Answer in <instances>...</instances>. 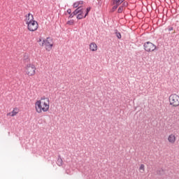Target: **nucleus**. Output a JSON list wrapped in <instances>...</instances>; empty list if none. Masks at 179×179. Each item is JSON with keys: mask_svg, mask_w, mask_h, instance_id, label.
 <instances>
[{"mask_svg": "<svg viewBox=\"0 0 179 179\" xmlns=\"http://www.w3.org/2000/svg\"><path fill=\"white\" fill-rule=\"evenodd\" d=\"M35 111L38 114L50 111V98L42 96L35 102Z\"/></svg>", "mask_w": 179, "mask_h": 179, "instance_id": "nucleus-1", "label": "nucleus"}, {"mask_svg": "<svg viewBox=\"0 0 179 179\" xmlns=\"http://www.w3.org/2000/svg\"><path fill=\"white\" fill-rule=\"evenodd\" d=\"M24 22L27 26L29 31H36L38 29V22L34 20V16L33 14L28 13L24 16Z\"/></svg>", "mask_w": 179, "mask_h": 179, "instance_id": "nucleus-2", "label": "nucleus"}, {"mask_svg": "<svg viewBox=\"0 0 179 179\" xmlns=\"http://www.w3.org/2000/svg\"><path fill=\"white\" fill-rule=\"evenodd\" d=\"M38 43L41 47H45L47 51H51L52 50V46L54 45V43L52 42V39L50 38H47L46 39L43 38L42 37L39 38Z\"/></svg>", "mask_w": 179, "mask_h": 179, "instance_id": "nucleus-3", "label": "nucleus"}, {"mask_svg": "<svg viewBox=\"0 0 179 179\" xmlns=\"http://www.w3.org/2000/svg\"><path fill=\"white\" fill-rule=\"evenodd\" d=\"M169 104L172 107H179V96L177 94H172L169 97Z\"/></svg>", "mask_w": 179, "mask_h": 179, "instance_id": "nucleus-4", "label": "nucleus"}, {"mask_svg": "<svg viewBox=\"0 0 179 179\" xmlns=\"http://www.w3.org/2000/svg\"><path fill=\"white\" fill-rule=\"evenodd\" d=\"M25 73L28 76H34L36 75V66L31 63L27 64L25 66Z\"/></svg>", "mask_w": 179, "mask_h": 179, "instance_id": "nucleus-5", "label": "nucleus"}, {"mask_svg": "<svg viewBox=\"0 0 179 179\" xmlns=\"http://www.w3.org/2000/svg\"><path fill=\"white\" fill-rule=\"evenodd\" d=\"M143 48L146 52H153V51H155V50L157 48L156 45L150 41L145 42L143 44Z\"/></svg>", "mask_w": 179, "mask_h": 179, "instance_id": "nucleus-6", "label": "nucleus"}, {"mask_svg": "<svg viewBox=\"0 0 179 179\" xmlns=\"http://www.w3.org/2000/svg\"><path fill=\"white\" fill-rule=\"evenodd\" d=\"M85 12V9L82 8L81 7H78L77 9H76L73 15H77V19L80 20L83 19V13Z\"/></svg>", "mask_w": 179, "mask_h": 179, "instance_id": "nucleus-7", "label": "nucleus"}, {"mask_svg": "<svg viewBox=\"0 0 179 179\" xmlns=\"http://www.w3.org/2000/svg\"><path fill=\"white\" fill-rule=\"evenodd\" d=\"M167 141L169 143L174 145V143H176V141H177V136H176V134H171L168 136Z\"/></svg>", "mask_w": 179, "mask_h": 179, "instance_id": "nucleus-8", "label": "nucleus"}, {"mask_svg": "<svg viewBox=\"0 0 179 179\" xmlns=\"http://www.w3.org/2000/svg\"><path fill=\"white\" fill-rule=\"evenodd\" d=\"M98 50V46L96 43L92 42L90 44V50H91L92 52H96Z\"/></svg>", "mask_w": 179, "mask_h": 179, "instance_id": "nucleus-9", "label": "nucleus"}, {"mask_svg": "<svg viewBox=\"0 0 179 179\" xmlns=\"http://www.w3.org/2000/svg\"><path fill=\"white\" fill-rule=\"evenodd\" d=\"M19 113V109L17 108H14L12 112H10L7 114V115H9L10 117H15V115H17Z\"/></svg>", "mask_w": 179, "mask_h": 179, "instance_id": "nucleus-10", "label": "nucleus"}, {"mask_svg": "<svg viewBox=\"0 0 179 179\" xmlns=\"http://www.w3.org/2000/svg\"><path fill=\"white\" fill-rule=\"evenodd\" d=\"M80 5H83V1H79L73 3V8H80Z\"/></svg>", "mask_w": 179, "mask_h": 179, "instance_id": "nucleus-11", "label": "nucleus"}, {"mask_svg": "<svg viewBox=\"0 0 179 179\" xmlns=\"http://www.w3.org/2000/svg\"><path fill=\"white\" fill-rule=\"evenodd\" d=\"M125 0H113L114 5H121Z\"/></svg>", "mask_w": 179, "mask_h": 179, "instance_id": "nucleus-12", "label": "nucleus"}, {"mask_svg": "<svg viewBox=\"0 0 179 179\" xmlns=\"http://www.w3.org/2000/svg\"><path fill=\"white\" fill-rule=\"evenodd\" d=\"M140 173H145V164H141L139 166Z\"/></svg>", "mask_w": 179, "mask_h": 179, "instance_id": "nucleus-13", "label": "nucleus"}, {"mask_svg": "<svg viewBox=\"0 0 179 179\" xmlns=\"http://www.w3.org/2000/svg\"><path fill=\"white\" fill-rule=\"evenodd\" d=\"M64 164V162L62 161V159L59 158L57 159V165L61 167Z\"/></svg>", "mask_w": 179, "mask_h": 179, "instance_id": "nucleus-14", "label": "nucleus"}, {"mask_svg": "<svg viewBox=\"0 0 179 179\" xmlns=\"http://www.w3.org/2000/svg\"><path fill=\"white\" fill-rule=\"evenodd\" d=\"M74 23L75 21L73 20H70L67 21L66 24H68L69 26H73Z\"/></svg>", "mask_w": 179, "mask_h": 179, "instance_id": "nucleus-15", "label": "nucleus"}, {"mask_svg": "<svg viewBox=\"0 0 179 179\" xmlns=\"http://www.w3.org/2000/svg\"><path fill=\"white\" fill-rule=\"evenodd\" d=\"M124 9H125V8L123 6H121L118 8L117 12L118 13H122V12L124 11Z\"/></svg>", "mask_w": 179, "mask_h": 179, "instance_id": "nucleus-16", "label": "nucleus"}, {"mask_svg": "<svg viewBox=\"0 0 179 179\" xmlns=\"http://www.w3.org/2000/svg\"><path fill=\"white\" fill-rule=\"evenodd\" d=\"M90 7H88L87 9H86V13L85 14V16L84 17H86V16H87V15H89V12H90Z\"/></svg>", "mask_w": 179, "mask_h": 179, "instance_id": "nucleus-17", "label": "nucleus"}, {"mask_svg": "<svg viewBox=\"0 0 179 179\" xmlns=\"http://www.w3.org/2000/svg\"><path fill=\"white\" fill-rule=\"evenodd\" d=\"M115 35H116V37H117V38L121 39V37H122V36H121V33L117 32V31H116Z\"/></svg>", "mask_w": 179, "mask_h": 179, "instance_id": "nucleus-18", "label": "nucleus"}, {"mask_svg": "<svg viewBox=\"0 0 179 179\" xmlns=\"http://www.w3.org/2000/svg\"><path fill=\"white\" fill-rule=\"evenodd\" d=\"M119 6H120V5L115 4V6H114L113 8V10H115V9H117V8H118Z\"/></svg>", "mask_w": 179, "mask_h": 179, "instance_id": "nucleus-19", "label": "nucleus"}, {"mask_svg": "<svg viewBox=\"0 0 179 179\" xmlns=\"http://www.w3.org/2000/svg\"><path fill=\"white\" fill-rule=\"evenodd\" d=\"M67 13H69V15H71V13H72V10L71 9H68Z\"/></svg>", "mask_w": 179, "mask_h": 179, "instance_id": "nucleus-20", "label": "nucleus"}, {"mask_svg": "<svg viewBox=\"0 0 179 179\" xmlns=\"http://www.w3.org/2000/svg\"><path fill=\"white\" fill-rule=\"evenodd\" d=\"M128 6V3H126V2L123 3V6Z\"/></svg>", "mask_w": 179, "mask_h": 179, "instance_id": "nucleus-21", "label": "nucleus"}, {"mask_svg": "<svg viewBox=\"0 0 179 179\" xmlns=\"http://www.w3.org/2000/svg\"><path fill=\"white\" fill-rule=\"evenodd\" d=\"M66 174H71V171L66 170Z\"/></svg>", "mask_w": 179, "mask_h": 179, "instance_id": "nucleus-22", "label": "nucleus"}, {"mask_svg": "<svg viewBox=\"0 0 179 179\" xmlns=\"http://www.w3.org/2000/svg\"><path fill=\"white\" fill-rule=\"evenodd\" d=\"M76 15H73V13L72 14L70 15V17H73V16H75Z\"/></svg>", "mask_w": 179, "mask_h": 179, "instance_id": "nucleus-23", "label": "nucleus"}, {"mask_svg": "<svg viewBox=\"0 0 179 179\" xmlns=\"http://www.w3.org/2000/svg\"><path fill=\"white\" fill-rule=\"evenodd\" d=\"M169 31H171V30H173V27H170V28L169 29Z\"/></svg>", "mask_w": 179, "mask_h": 179, "instance_id": "nucleus-24", "label": "nucleus"}]
</instances>
